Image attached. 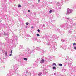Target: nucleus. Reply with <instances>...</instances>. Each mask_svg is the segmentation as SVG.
Here are the masks:
<instances>
[{"mask_svg":"<svg viewBox=\"0 0 76 76\" xmlns=\"http://www.w3.org/2000/svg\"><path fill=\"white\" fill-rule=\"evenodd\" d=\"M41 63H44L45 62V60H44L43 59H42L41 60Z\"/></svg>","mask_w":76,"mask_h":76,"instance_id":"obj_1","label":"nucleus"},{"mask_svg":"<svg viewBox=\"0 0 76 76\" xmlns=\"http://www.w3.org/2000/svg\"><path fill=\"white\" fill-rule=\"evenodd\" d=\"M53 66H55L56 67V64L55 63H53Z\"/></svg>","mask_w":76,"mask_h":76,"instance_id":"obj_2","label":"nucleus"},{"mask_svg":"<svg viewBox=\"0 0 76 76\" xmlns=\"http://www.w3.org/2000/svg\"><path fill=\"white\" fill-rule=\"evenodd\" d=\"M53 69H54V70H56V67H53Z\"/></svg>","mask_w":76,"mask_h":76,"instance_id":"obj_3","label":"nucleus"},{"mask_svg":"<svg viewBox=\"0 0 76 76\" xmlns=\"http://www.w3.org/2000/svg\"><path fill=\"white\" fill-rule=\"evenodd\" d=\"M42 74V73H39V74H38V76H40V75H41Z\"/></svg>","mask_w":76,"mask_h":76,"instance_id":"obj_4","label":"nucleus"},{"mask_svg":"<svg viewBox=\"0 0 76 76\" xmlns=\"http://www.w3.org/2000/svg\"><path fill=\"white\" fill-rule=\"evenodd\" d=\"M24 60L25 61H27V58H24Z\"/></svg>","mask_w":76,"mask_h":76,"instance_id":"obj_5","label":"nucleus"},{"mask_svg":"<svg viewBox=\"0 0 76 76\" xmlns=\"http://www.w3.org/2000/svg\"><path fill=\"white\" fill-rule=\"evenodd\" d=\"M36 35L38 37H39L40 36V35H39L38 34H37Z\"/></svg>","mask_w":76,"mask_h":76,"instance_id":"obj_6","label":"nucleus"},{"mask_svg":"<svg viewBox=\"0 0 76 76\" xmlns=\"http://www.w3.org/2000/svg\"><path fill=\"white\" fill-rule=\"evenodd\" d=\"M5 55H6V56H7V52H5Z\"/></svg>","mask_w":76,"mask_h":76,"instance_id":"obj_7","label":"nucleus"},{"mask_svg":"<svg viewBox=\"0 0 76 76\" xmlns=\"http://www.w3.org/2000/svg\"><path fill=\"white\" fill-rule=\"evenodd\" d=\"M59 66H62V65L61 64H59Z\"/></svg>","mask_w":76,"mask_h":76,"instance_id":"obj_8","label":"nucleus"},{"mask_svg":"<svg viewBox=\"0 0 76 76\" xmlns=\"http://www.w3.org/2000/svg\"><path fill=\"white\" fill-rule=\"evenodd\" d=\"M28 24H29L28 23V22L27 23H26V25H28Z\"/></svg>","mask_w":76,"mask_h":76,"instance_id":"obj_9","label":"nucleus"},{"mask_svg":"<svg viewBox=\"0 0 76 76\" xmlns=\"http://www.w3.org/2000/svg\"><path fill=\"white\" fill-rule=\"evenodd\" d=\"M73 45L74 46H76V44L75 43H74V44H73Z\"/></svg>","mask_w":76,"mask_h":76,"instance_id":"obj_10","label":"nucleus"},{"mask_svg":"<svg viewBox=\"0 0 76 76\" xmlns=\"http://www.w3.org/2000/svg\"><path fill=\"white\" fill-rule=\"evenodd\" d=\"M18 7H21V6L20 5H18Z\"/></svg>","mask_w":76,"mask_h":76,"instance_id":"obj_11","label":"nucleus"},{"mask_svg":"<svg viewBox=\"0 0 76 76\" xmlns=\"http://www.w3.org/2000/svg\"><path fill=\"white\" fill-rule=\"evenodd\" d=\"M52 11V10H50L49 11L50 13H51Z\"/></svg>","mask_w":76,"mask_h":76,"instance_id":"obj_12","label":"nucleus"},{"mask_svg":"<svg viewBox=\"0 0 76 76\" xmlns=\"http://www.w3.org/2000/svg\"><path fill=\"white\" fill-rule=\"evenodd\" d=\"M37 31H38V32H40V30H39V29H38L37 30Z\"/></svg>","mask_w":76,"mask_h":76,"instance_id":"obj_13","label":"nucleus"},{"mask_svg":"<svg viewBox=\"0 0 76 76\" xmlns=\"http://www.w3.org/2000/svg\"><path fill=\"white\" fill-rule=\"evenodd\" d=\"M74 49L76 50V47H75L74 48Z\"/></svg>","mask_w":76,"mask_h":76,"instance_id":"obj_14","label":"nucleus"},{"mask_svg":"<svg viewBox=\"0 0 76 76\" xmlns=\"http://www.w3.org/2000/svg\"><path fill=\"white\" fill-rule=\"evenodd\" d=\"M12 52H13L12 50L11 51V53H10L11 54L12 53Z\"/></svg>","mask_w":76,"mask_h":76,"instance_id":"obj_15","label":"nucleus"},{"mask_svg":"<svg viewBox=\"0 0 76 76\" xmlns=\"http://www.w3.org/2000/svg\"><path fill=\"white\" fill-rule=\"evenodd\" d=\"M28 12H31L30 10H28Z\"/></svg>","mask_w":76,"mask_h":76,"instance_id":"obj_16","label":"nucleus"},{"mask_svg":"<svg viewBox=\"0 0 76 76\" xmlns=\"http://www.w3.org/2000/svg\"><path fill=\"white\" fill-rule=\"evenodd\" d=\"M40 0H38V2H40Z\"/></svg>","mask_w":76,"mask_h":76,"instance_id":"obj_17","label":"nucleus"},{"mask_svg":"<svg viewBox=\"0 0 76 76\" xmlns=\"http://www.w3.org/2000/svg\"><path fill=\"white\" fill-rule=\"evenodd\" d=\"M31 28H34V27H33V26H32Z\"/></svg>","mask_w":76,"mask_h":76,"instance_id":"obj_18","label":"nucleus"},{"mask_svg":"<svg viewBox=\"0 0 76 76\" xmlns=\"http://www.w3.org/2000/svg\"><path fill=\"white\" fill-rule=\"evenodd\" d=\"M28 72L27 71H26V73H27Z\"/></svg>","mask_w":76,"mask_h":76,"instance_id":"obj_19","label":"nucleus"},{"mask_svg":"<svg viewBox=\"0 0 76 76\" xmlns=\"http://www.w3.org/2000/svg\"><path fill=\"white\" fill-rule=\"evenodd\" d=\"M12 56V54H10V56Z\"/></svg>","mask_w":76,"mask_h":76,"instance_id":"obj_20","label":"nucleus"},{"mask_svg":"<svg viewBox=\"0 0 76 76\" xmlns=\"http://www.w3.org/2000/svg\"><path fill=\"white\" fill-rule=\"evenodd\" d=\"M0 22H1V21H0Z\"/></svg>","mask_w":76,"mask_h":76,"instance_id":"obj_21","label":"nucleus"}]
</instances>
